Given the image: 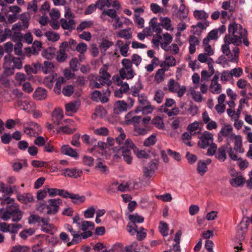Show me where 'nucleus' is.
<instances>
[{"label": "nucleus", "mask_w": 252, "mask_h": 252, "mask_svg": "<svg viewBox=\"0 0 252 252\" xmlns=\"http://www.w3.org/2000/svg\"><path fill=\"white\" fill-rule=\"evenodd\" d=\"M120 132V135L116 138V141L118 146L113 148L114 152L121 154L123 157L124 160L128 164L132 162V158L131 156V150L136 152V147L135 146L132 141L128 138L124 140L126 138V135L121 127L118 128Z\"/></svg>", "instance_id": "1"}, {"label": "nucleus", "mask_w": 252, "mask_h": 252, "mask_svg": "<svg viewBox=\"0 0 252 252\" xmlns=\"http://www.w3.org/2000/svg\"><path fill=\"white\" fill-rule=\"evenodd\" d=\"M0 213L1 214V219L3 220H7L11 219L14 222L20 221L23 216V212L16 204L8 206L5 210L3 208H0Z\"/></svg>", "instance_id": "2"}, {"label": "nucleus", "mask_w": 252, "mask_h": 252, "mask_svg": "<svg viewBox=\"0 0 252 252\" xmlns=\"http://www.w3.org/2000/svg\"><path fill=\"white\" fill-rule=\"evenodd\" d=\"M224 44L221 46V51L222 53L227 57L232 56L231 50L229 48V45L233 44L235 46H239L242 43V34L234 36L232 37L230 34H226L224 38Z\"/></svg>", "instance_id": "3"}, {"label": "nucleus", "mask_w": 252, "mask_h": 252, "mask_svg": "<svg viewBox=\"0 0 252 252\" xmlns=\"http://www.w3.org/2000/svg\"><path fill=\"white\" fill-rule=\"evenodd\" d=\"M228 32L232 36V37H234V36L242 34V38H243V43L246 46L249 45V42L248 41L247 36V31L244 29L242 26L237 24L235 22L231 23L228 27Z\"/></svg>", "instance_id": "4"}, {"label": "nucleus", "mask_w": 252, "mask_h": 252, "mask_svg": "<svg viewBox=\"0 0 252 252\" xmlns=\"http://www.w3.org/2000/svg\"><path fill=\"white\" fill-rule=\"evenodd\" d=\"M168 90L170 92L176 93L178 96L182 97L186 92V87L181 86L180 83L174 79H170L168 83Z\"/></svg>", "instance_id": "5"}, {"label": "nucleus", "mask_w": 252, "mask_h": 252, "mask_svg": "<svg viewBox=\"0 0 252 252\" xmlns=\"http://www.w3.org/2000/svg\"><path fill=\"white\" fill-rule=\"evenodd\" d=\"M13 65L12 56L9 54L5 56L2 64L4 76L9 77L14 74L15 70Z\"/></svg>", "instance_id": "6"}, {"label": "nucleus", "mask_w": 252, "mask_h": 252, "mask_svg": "<svg viewBox=\"0 0 252 252\" xmlns=\"http://www.w3.org/2000/svg\"><path fill=\"white\" fill-rule=\"evenodd\" d=\"M198 142V146L201 149H206L211 143L213 142V134L211 132L205 131L200 136Z\"/></svg>", "instance_id": "7"}, {"label": "nucleus", "mask_w": 252, "mask_h": 252, "mask_svg": "<svg viewBox=\"0 0 252 252\" xmlns=\"http://www.w3.org/2000/svg\"><path fill=\"white\" fill-rule=\"evenodd\" d=\"M129 123V125H133V130L136 133L135 135H144L147 134V129L145 128H142L139 126V123L141 121V117L134 116Z\"/></svg>", "instance_id": "8"}, {"label": "nucleus", "mask_w": 252, "mask_h": 252, "mask_svg": "<svg viewBox=\"0 0 252 252\" xmlns=\"http://www.w3.org/2000/svg\"><path fill=\"white\" fill-rule=\"evenodd\" d=\"M48 202L49 204L46 206L47 214H55L58 211L62 201L61 199H51L48 200Z\"/></svg>", "instance_id": "9"}, {"label": "nucleus", "mask_w": 252, "mask_h": 252, "mask_svg": "<svg viewBox=\"0 0 252 252\" xmlns=\"http://www.w3.org/2000/svg\"><path fill=\"white\" fill-rule=\"evenodd\" d=\"M91 99L94 101L98 102L100 101L102 103L108 102L109 99L106 95V93L102 94L99 91L95 90L91 94Z\"/></svg>", "instance_id": "10"}, {"label": "nucleus", "mask_w": 252, "mask_h": 252, "mask_svg": "<svg viewBox=\"0 0 252 252\" xmlns=\"http://www.w3.org/2000/svg\"><path fill=\"white\" fill-rule=\"evenodd\" d=\"M82 174L81 170H77L75 168H66L63 170L62 175L70 178H77Z\"/></svg>", "instance_id": "11"}, {"label": "nucleus", "mask_w": 252, "mask_h": 252, "mask_svg": "<svg viewBox=\"0 0 252 252\" xmlns=\"http://www.w3.org/2000/svg\"><path fill=\"white\" fill-rule=\"evenodd\" d=\"M235 140L234 150L239 153H243L244 150L242 148V137L240 135H235V134H231L230 136V140Z\"/></svg>", "instance_id": "12"}, {"label": "nucleus", "mask_w": 252, "mask_h": 252, "mask_svg": "<svg viewBox=\"0 0 252 252\" xmlns=\"http://www.w3.org/2000/svg\"><path fill=\"white\" fill-rule=\"evenodd\" d=\"M233 130L232 126L230 125H225L223 127H222L220 133L218 134V139L219 140H221L220 138L221 136L224 137H228L227 139V142H229V140H230V136Z\"/></svg>", "instance_id": "13"}, {"label": "nucleus", "mask_w": 252, "mask_h": 252, "mask_svg": "<svg viewBox=\"0 0 252 252\" xmlns=\"http://www.w3.org/2000/svg\"><path fill=\"white\" fill-rule=\"evenodd\" d=\"M17 199L19 202L25 204L32 202L34 201L33 196L30 193H18L17 195Z\"/></svg>", "instance_id": "14"}, {"label": "nucleus", "mask_w": 252, "mask_h": 252, "mask_svg": "<svg viewBox=\"0 0 252 252\" xmlns=\"http://www.w3.org/2000/svg\"><path fill=\"white\" fill-rule=\"evenodd\" d=\"M108 70V66L104 64L102 66V67L99 70V74L100 75L97 76L95 77L96 80H100V79L106 80V81H111V75L109 73L107 72Z\"/></svg>", "instance_id": "15"}, {"label": "nucleus", "mask_w": 252, "mask_h": 252, "mask_svg": "<svg viewBox=\"0 0 252 252\" xmlns=\"http://www.w3.org/2000/svg\"><path fill=\"white\" fill-rule=\"evenodd\" d=\"M127 105L124 100H119L116 102L114 108V112L116 114H119L127 109Z\"/></svg>", "instance_id": "16"}, {"label": "nucleus", "mask_w": 252, "mask_h": 252, "mask_svg": "<svg viewBox=\"0 0 252 252\" xmlns=\"http://www.w3.org/2000/svg\"><path fill=\"white\" fill-rule=\"evenodd\" d=\"M61 150V153L64 155L74 158H77L78 157V155L76 150L70 147L68 145H64L62 146Z\"/></svg>", "instance_id": "17"}, {"label": "nucleus", "mask_w": 252, "mask_h": 252, "mask_svg": "<svg viewBox=\"0 0 252 252\" xmlns=\"http://www.w3.org/2000/svg\"><path fill=\"white\" fill-rule=\"evenodd\" d=\"M47 96V93L45 89L41 88H37L33 94L34 98L37 100H44Z\"/></svg>", "instance_id": "18"}, {"label": "nucleus", "mask_w": 252, "mask_h": 252, "mask_svg": "<svg viewBox=\"0 0 252 252\" xmlns=\"http://www.w3.org/2000/svg\"><path fill=\"white\" fill-rule=\"evenodd\" d=\"M52 116L53 123L57 125H60L63 116L62 110L60 109H55Z\"/></svg>", "instance_id": "19"}, {"label": "nucleus", "mask_w": 252, "mask_h": 252, "mask_svg": "<svg viewBox=\"0 0 252 252\" xmlns=\"http://www.w3.org/2000/svg\"><path fill=\"white\" fill-rule=\"evenodd\" d=\"M153 110L154 107L151 105L150 103H149L147 105L136 107L134 112L136 113L139 112H142L143 114L147 115L148 114L151 113Z\"/></svg>", "instance_id": "20"}, {"label": "nucleus", "mask_w": 252, "mask_h": 252, "mask_svg": "<svg viewBox=\"0 0 252 252\" xmlns=\"http://www.w3.org/2000/svg\"><path fill=\"white\" fill-rule=\"evenodd\" d=\"M119 74L122 79H130L134 76L135 73L133 69H120Z\"/></svg>", "instance_id": "21"}, {"label": "nucleus", "mask_w": 252, "mask_h": 252, "mask_svg": "<svg viewBox=\"0 0 252 252\" xmlns=\"http://www.w3.org/2000/svg\"><path fill=\"white\" fill-rule=\"evenodd\" d=\"M230 145L229 142H227L226 146H221L218 150L217 158L219 160L224 161L226 158L225 154L226 149L227 147H230Z\"/></svg>", "instance_id": "22"}, {"label": "nucleus", "mask_w": 252, "mask_h": 252, "mask_svg": "<svg viewBox=\"0 0 252 252\" xmlns=\"http://www.w3.org/2000/svg\"><path fill=\"white\" fill-rule=\"evenodd\" d=\"M66 122L68 123L69 124L67 126H60L58 127L57 129V131L58 132L62 131L63 133L65 134H72L73 133L75 130V128H71L69 126H70L71 123L72 122V121L70 120H67L66 121Z\"/></svg>", "instance_id": "23"}, {"label": "nucleus", "mask_w": 252, "mask_h": 252, "mask_svg": "<svg viewBox=\"0 0 252 252\" xmlns=\"http://www.w3.org/2000/svg\"><path fill=\"white\" fill-rule=\"evenodd\" d=\"M60 195L65 198H70L71 199L78 200L82 203L84 202L85 200V197L84 196H80L78 194L70 193L64 190V192H62V194Z\"/></svg>", "instance_id": "24"}, {"label": "nucleus", "mask_w": 252, "mask_h": 252, "mask_svg": "<svg viewBox=\"0 0 252 252\" xmlns=\"http://www.w3.org/2000/svg\"><path fill=\"white\" fill-rule=\"evenodd\" d=\"M61 24L62 28L65 30H72L75 29V22L72 19H70L67 21L65 19H62L61 20Z\"/></svg>", "instance_id": "25"}, {"label": "nucleus", "mask_w": 252, "mask_h": 252, "mask_svg": "<svg viewBox=\"0 0 252 252\" xmlns=\"http://www.w3.org/2000/svg\"><path fill=\"white\" fill-rule=\"evenodd\" d=\"M54 65L50 61H45L43 64H41V70L45 74L51 73L54 71Z\"/></svg>", "instance_id": "26"}, {"label": "nucleus", "mask_w": 252, "mask_h": 252, "mask_svg": "<svg viewBox=\"0 0 252 252\" xmlns=\"http://www.w3.org/2000/svg\"><path fill=\"white\" fill-rule=\"evenodd\" d=\"M94 168L97 171L104 175L108 174L109 172L107 166L101 161L96 162Z\"/></svg>", "instance_id": "27"}, {"label": "nucleus", "mask_w": 252, "mask_h": 252, "mask_svg": "<svg viewBox=\"0 0 252 252\" xmlns=\"http://www.w3.org/2000/svg\"><path fill=\"white\" fill-rule=\"evenodd\" d=\"M76 101H71L65 105V111L68 115H72L73 113L76 112L78 108Z\"/></svg>", "instance_id": "28"}, {"label": "nucleus", "mask_w": 252, "mask_h": 252, "mask_svg": "<svg viewBox=\"0 0 252 252\" xmlns=\"http://www.w3.org/2000/svg\"><path fill=\"white\" fill-rule=\"evenodd\" d=\"M166 70L165 66L158 70L155 76V80L157 83H159L163 81Z\"/></svg>", "instance_id": "29"}, {"label": "nucleus", "mask_w": 252, "mask_h": 252, "mask_svg": "<svg viewBox=\"0 0 252 252\" xmlns=\"http://www.w3.org/2000/svg\"><path fill=\"white\" fill-rule=\"evenodd\" d=\"M191 32L194 35L200 36L202 31L204 30V27L202 25V22H199L196 25L192 26Z\"/></svg>", "instance_id": "30"}, {"label": "nucleus", "mask_w": 252, "mask_h": 252, "mask_svg": "<svg viewBox=\"0 0 252 252\" xmlns=\"http://www.w3.org/2000/svg\"><path fill=\"white\" fill-rule=\"evenodd\" d=\"M66 80L63 77H59L54 87V91L57 94H60L62 89V85L65 84Z\"/></svg>", "instance_id": "31"}, {"label": "nucleus", "mask_w": 252, "mask_h": 252, "mask_svg": "<svg viewBox=\"0 0 252 252\" xmlns=\"http://www.w3.org/2000/svg\"><path fill=\"white\" fill-rule=\"evenodd\" d=\"M245 183V179L242 176H237L232 178L230 181V183L233 187H238L242 185Z\"/></svg>", "instance_id": "32"}, {"label": "nucleus", "mask_w": 252, "mask_h": 252, "mask_svg": "<svg viewBox=\"0 0 252 252\" xmlns=\"http://www.w3.org/2000/svg\"><path fill=\"white\" fill-rule=\"evenodd\" d=\"M172 40V37L168 33H166L163 34V42L161 43V47L165 50H167V49L168 45L171 42Z\"/></svg>", "instance_id": "33"}, {"label": "nucleus", "mask_w": 252, "mask_h": 252, "mask_svg": "<svg viewBox=\"0 0 252 252\" xmlns=\"http://www.w3.org/2000/svg\"><path fill=\"white\" fill-rule=\"evenodd\" d=\"M150 25L153 32H157L158 34L161 33L162 30L159 24L157 22V18H154L151 20Z\"/></svg>", "instance_id": "34"}, {"label": "nucleus", "mask_w": 252, "mask_h": 252, "mask_svg": "<svg viewBox=\"0 0 252 252\" xmlns=\"http://www.w3.org/2000/svg\"><path fill=\"white\" fill-rule=\"evenodd\" d=\"M176 64V60L173 56H168L165 58V61L160 64L161 67L165 66L166 67L174 66Z\"/></svg>", "instance_id": "35"}, {"label": "nucleus", "mask_w": 252, "mask_h": 252, "mask_svg": "<svg viewBox=\"0 0 252 252\" xmlns=\"http://www.w3.org/2000/svg\"><path fill=\"white\" fill-rule=\"evenodd\" d=\"M200 131L201 129L199 127V123L198 122H194L190 124V138L192 135L200 134Z\"/></svg>", "instance_id": "36"}, {"label": "nucleus", "mask_w": 252, "mask_h": 252, "mask_svg": "<svg viewBox=\"0 0 252 252\" xmlns=\"http://www.w3.org/2000/svg\"><path fill=\"white\" fill-rule=\"evenodd\" d=\"M128 219L132 223H142L144 220V217L139 216L137 214L129 215Z\"/></svg>", "instance_id": "37"}, {"label": "nucleus", "mask_w": 252, "mask_h": 252, "mask_svg": "<svg viewBox=\"0 0 252 252\" xmlns=\"http://www.w3.org/2000/svg\"><path fill=\"white\" fill-rule=\"evenodd\" d=\"M193 16L197 20H205L209 16L208 14L204 11L197 10L193 12Z\"/></svg>", "instance_id": "38"}, {"label": "nucleus", "mask_w": 252, "mask_h": 252, "mask_svg": "<svg viewBox=\"0 0 252 252\" xmlns=\"http://www.w3.org/2000/svg\"><path fill=\"white\" fill-rule=\"evenodd\" d=\"M93 25V22L92 21H84L82 22L79 26L77 27L76 30L79 32L83 31L86 28H90Z\"/></svg>", "instance_id": "39"}, {"label": "nucleus", "mask_w": 252, "mask_h": 252, "mask_svg": "<svg viewBox=\"0 0 252 252\" xmlns=\"http://www.w3.org/2000/svg\"><path fill=\"white\" fill-rule=\"evenodd\" d=\"M157 141L156 135L152 134L146 138L144 142V145L146 147H149L155 145Z\"/></svg>", "instance_id": "40"}, {"label": "nucleus", "mask_w": 252, "mask_h": 252, "mask_svg": "<svg viewBox=\"0 0 252 252\" xmlns=\"http://www.w3.org/2000/svg\"><path fill=\"white\" fill-rule=\"evenodd\" d=\"M207 166L204 161L200 160L197 164V171L201 175H203L207 171Z\"/></svg>", "instance_id": "41"}, {"label": "nucleus", "mask_w": 252, "mask_h": 252, "mask_svg": "<svg viewBox=\"0 0 252 252\" xmlns=\"http://www.w3.org/2000/svg\"><path fill=\"white\" fill-rule=\"evenodd\" d=\"M30 247L26 246H15L12 248L10 252H30Z\"/></svg>", "instance_id": "42"}, {"label": "nucleus", "mask_w": 252, "mask_h": 252, "mask_svg": "<svg viewBox=\"0 0 252 252\" xmlns=\"http://www.w3.org/2000/svg\"><path fill=\"white\" fill-rule=\"evenodd\" d=\"M67 58V54L64 49H60L57 53V60L59 62H63Z\"/></svg>", "instance_id": "43"}, {"label": "nucleus", "mask_w": 252, "mask_h": 252, "mask_svg": "<svg viewBox=\"0 0 252 252\" xmlns=\"http://www.w3.org/2000/svg\"><path fill=\"white\" fill-rule=\"evenodd\" d=\"M246 225H247L245 223L243 222H241L238 226L239 230L237 231V233L241 234V236L239 237V240L240 241H242L245 238L244 234L245 232V229H246L247 227Z\"/></svg>", "instance_id": "44"}, {"label": "nucleus", "mask_w": 252, "mask_h": 252, "mask_svg": "<svg viewBox=\"0 0 252 252\" xmlns=\"http://www.w3.org/2000/svg\"><path fill=\"white\" fill-rule=\"evenodd\" d=\"M106 15L109 16L111 19H114L117 16L116 10L114 9L104 10L102 12L101 17Z\"/></svg>", "instance_id": "45"}, {"label": "nucleus", "mask_w": 252, "mask_h": 252, "mask_svg": "<svg viewBox=\"0 0 252 252\" xmlns=\"http://www.w3.org/2000/svg\"><path fill=\"white\" fill-rule=\"evenodd\" d=\"M152 124L157 128L162 129L164 127V123L160 117H156L152 120Z\"/></svg>", "instance_id": "46"}, {"label": "nucleus", "mask_w": 252, "mask_h": 252, "mask_svg": "<svg viewBox=\"0 0 252 252\" xmlns=\"http://www.w3.org/2000/svg\"><path fill=\"white\" fill-rule=\"evenodd\" d=\"M159 231L163 236L168 234V227L167 223L161 221L159 226Z\"/></svg>", "instance_id": "47"}, {"label": "nucleus", "mask_w": 252, "mask_h": 252, "mask_svg": "<svg viewBox=\"0 0 252 252\" xmlns=\"http://www.w3.org/2000/svg\"><path fill=\"white\" fill-rule=\"evenodd\" d=\"M117 84L118 86H121L120 90L124 93H126L129 89V86L127 83H125L123 84V81L119 78L117 79Z\"/></svg>", "instance_id": "48"}, {"label": "nucleus", "mask_w": 252, "mask_h": 252, "mask_svg": "<svg viewBox=\"0 0 252 252\" xmlns=\"http://www.w3.org/2000/svg\"><path fill=\"white\" fill-rule=\"evenodd\" d=\"M12 62L13 63V66H14V69L15 68L20 69L22 68L23 63L20 58L12 56Z\"/></svg>", "instance_id": "49"}, {"label": "nucleus", "mask_w": 252, "mask_h": 252, "mask_svg": "<svg viewBox=\"0 0 252 252\" xmlns=\"http://www.w3.org/2000/svg\"><path fill=\"white\" fill-rule=\"evenodd\" d=\"M233 52L234 53V57L231 58L230 59H228V62L238 63L239 61L238 58L240 53L239 48L237 47H235L233 49Z\"/></svg>", "instance_id": "50"}, {"label": "nucleus", "mask_w": 252, "mask_h": 252, "mask_svg": "<svg viewBox=\"0 0 252 252\" xmlns=\"http://www.w3.org/2000/svg\"><path fill=\"white\" fill-rule=\"evenodd\" d=\"M113 45V42L109 40L104 39L100 45L101 51H106L109 47Z\"/></svg>", "instance_id": "51"}, {"label": "nucleus", "mask_w": 252, "mask_h": 252, "mask_svg": "<svg viewBox=\"0 0 252 252\" xmlns=\"http://www.w3.org/2000/svg\"><path fill=\"white\" fill-rule=\"evenodd\" d=\"M87 45L86 43L81 42L76 45L74 50H76L80 54H84L87 51Z\"/></svg>", "instance_id": "52"}, {"label": "nucleus", "mask_w": 252, "mask_h": 252, "mask_svg": "<svg viewBox=\"0 0 252 252\" xmlns=\"http://www.w3.org/2000/svg\"><path fill=\"white\" fill-rule=\"evenodd\" d=\"M94 133L95 135L100 136H107L109 133L108 129L105 127H101L94 130Z\"/></svg>", "instance_id": "53"}, {"label": "nucleus", "mask_w": 252, "mask_h": 252, "mask_svg": "<svg viewBox=\"0 0 252 252\" xmlns=\"http://www.w3.org/2000/svg\"><path fill=\"white\" fill-rule=\"evenodd\" d=\"M45 35L49 40L52 41H56L60 38L59 34L54 32H47L45 33Z\"/></svg>", "instance_id": "54"}, {"label": "nucleus", "mask_w": 252, "mask_h": 252, "mask_svg": "<svg viewBox=\"0 0 252 252\" xmlns=\"http://www.w3.org/2000/svg\"><path fill=\"white\" fill-rule=\"evenodd\" d=\"M72 236L73 239L70 242H68V243H67L68 246H70L71 245L78 244L81 241L82 236L81 234L75 233L72 235Z\"/></svg>", "instance_id": "55"}, {"label": "nucleus", "mask_w": 252, "mask_h": 252, "mask_svg": "<svg viewBox=\"0 0 252 252\" xmlns=\"http://www.w3.org/2000/svg\"><path fill=\"white\" fill-rule=\"evenodd\" d=\"M47 191L50 196H54L57 195H62L64 190L55 188H47Z\"/></svg>", "instance_id": "56"}, {"label": "nucleus", "mask_w": 252, "mask_h": 252, "mask_svg": "<svg viewBox=\"0 0 252 252\" xmlns=\"http://www.w3.org/2000/svg\"><path fill=\"white\" fill-rule=\"evenodd\" d=\"M74 92V88L72 85H67L63 88L62 90L63 94L67 96H70Z\"/></svg>", "instance_id": "57"}, {"label": "nucleus", "mask_w": 252, "mask_h": 252, "mask_svg": "<svg viewBox=\"0 0 252 252\" xmlns=\"http://www.w3.org/2000/svg\"><path fill=\"white\" fill-rule=\"evenodd\" d=\"M121 63L123 66L121 69H133L132 64L129 59H124L122 60Z\"/></svg>", "instance_id": "58"}, {"label": "nucleus", "mask_w": 252, "mask_h": 252, "mask_svg": "<svg viewBox=\"0 0 252 252\" xmlns=\"http://www.w3.org/2000/svg\"><path fill=\"white\" fill-rule=\"evenodd\" d=\"M142 121V128H145L147 129V133L148 131L150 130V128L149 126V124L151 121V117L149 116H146L144 117L142 119H141Z\"/></svg>", "instance_id": "59"}, {"label": "nucleus", "mask_w": 252, "mask_h": 252, "mask_svg": "<svg viewBox=\"0 0 252 252\" xmlns=\"http://www.w3.org/2000/svg\"><path fill=\"white\" fill-rule=\"evenodd\" d=\"M242 73L243 70L240 67L234 68L231 70L229 72L231 78H232L233 76L235 77H239L242 75Z\"/></svg>", "instance_id": "60"}, {"label": "nucleus", "mask_w": 252, "mask_h": 252, "mask_svg": "<svg viewBox=\"0 0 252 252\" xmlns=\"http://www.w3.org/2000/svg\"><path fill=\"white\" fill-rule=\"evenodd\" d=\"M138 101L140 104V106H142L144 105H147L150 102L148 100L147 96L145 95L144 94H140L138 97Z\"/></svg>", "instance_id": "61"}, {"label": "nucleus", "mask_w": 252, "mask_h": 252, "mask_svg": "<svg viewBox=\"0 0 252 252\" xmlns=\"http://www.w3.org/2000/svg\"><path fill=\"white\" fill-rule=\"evenodd\" d=\"M118 35L119 37L126 39H129L132 37L131 33H129L128 31L126 29L121 30L118 33Z\"/></svg>", "instance_id": "62"}, {"label": "nucleus", "mask_w": 252, "mask_h": 252, "mask_svg": "<svg viewBox=\"0 0 252 252\" xmlns=\"http://www.w3.org/2000/svg\"><path fill=\"white\" fill-rule=\"evenodd\" d=\"M81 229L82 231H86L89 227L92 229L94 228V224L91 221H81Z\"/></svg>", "instance_id": "63"}, {"label": "nucleus", "mask_w": 252, "mask_h": 252, "mask_svg": "<svg viewBox=\"0 0 252 252\" xmlns=\"http://www.w3.org/2000/svg\"><path fill=\"white\" fill-rule=\"evenodd\" d=\"M161 25L167 30H173V28H171V20L168 17H165L161 20Z\"/></svg>", "instance_id": "64"}]
</instances>
